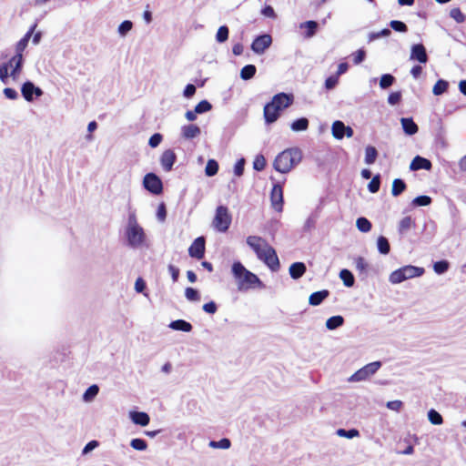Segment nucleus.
I'll list each match as a JSON object with an SVG mask.
<instances>
[{
  "instance_id": "22",
  "label": "nucleus",
  "mask_w": 466,
  "mask_h": 466,
  "mask_svg": "<svg viewBox=\"0 0 466 466\" xmlns=\"http://www.w3.org/2000/svg\"><path fill=\"white\" fill-rule=\"evenodd\" d=\"M307 267L303 262H294L289 266V272L293 279H300L306 272Z\"/></svg>"
},
{
  "instance_id": "43",
  "label": "nucleus",
  "mask_w": 466,
  "mask_h": 466,
  "mask_svg": "<svg viewBox=\"0 0 466 466\" xmlns=\"http://www.w3.org/2000/svg\"><path fill=\"white\" fill-rule=\"evenodd\" d=\"M230 446H231V441L228 438H222L219 441H211L209 442V447L214 448V449L227 450V449L230 448Z\"/></svg>"
},
{
  "instance_id": "29",
  "label": "nucleus",
  "mask_w": 466,
  "mask_h": 466,
  "mask_svg": "<svg viewBox=\"0 0 466 466\" xmlns=\"http://www.w3.org/2000/svg\"><path fill=\"white\" fill-rule=\"evenodd\" d=\"M344 324V318L340 315H336L329 318L326 321V328L329 330H334Z\"/></svg>"
},
{
  "instance_id": "20",
  "label": "nucleus",
  "mask_w": 466,
  "mask_h": 466,
  "mask_svg": "<svg viewBox=\"0 0 466 466\" xmlns=\"http://www.w3.org/2000/svg\"><path fill=\"white\" fill-rule=\"evenodd\" d=\"M8 67L12 66L13 69L10 73V76L15 79V77L20 74L23 65H24V57L23 56H14L9 61H8Z\"/></svg>"
},
{
  "instance_id": "55",
  "label": "nucleus",
  "mask_w": 466,
  "mask_h": 466,
  "mask_svg": "<svg viewBox=\"0 0 466 466\" xmlns=\"http://www.w3.org/2000/svg\"><path fill=\"white\" fill-rule=\"evenodd\" d=\"M450 16L453 18L457 23H463L465 21V15L458 7L452 8L451 10Z\"/></svg>"
},
{
  "instance_id": "31",
  "label": "nucleus",
  "mask_w": 466,
  "mask_h": 466,
  "mask_svg": "<svg viewBox=\"0 0 466 466\" xmlns=\"http://www.w3.org/2000/svg\"><path fill=\"white\" fill-rule=\"evenodd\" d=\"M378 157V150L373 146H367L365 148V158L364 161L367 165H372L375 163Z\"/></svg>"
},
{
  "instance_id": "11",
  "label": "nucleus",
  "mask_w": 466,
  "mask_h": 466,
  "mask_svg": "<svg viewBox=\"0 0 466 466\" xmlns=\"http://www.w3.org/2000/svg\"><path fill=\"white\" fill-rule=\"evenodd\" d=\"M272 38L268 34L258 35L251 44V50L258 55L263 54L271 45Z\"/></svg>"
},
{
  "instance_id": "38",
  "label": "nucleus",
  "mask_w": 466,
  "mask_h": 466,
  "mask_svg": "<svg viewBox=\"0 0 466 466\" xmlns=\"http://www.w3.org/2000/svg\"><path fill=\"white\" fill-rule=\"evenodd\" d=\"M432 202V199L431 197L427 195H420L416 198H414L411 201V205L413 207H427L431 205Z\"/></svg>"
},
{
  "instance_id": "62",
  "label": "nucleus",
  "mask_w": 466,
  "mask_h": 466,
  "mask_svg": "<svg viewBox=\"0 0 466 466\" xmlns=\"http://www.w3.org/2000/svg\"><path fill=\"white\" fill-rule=\"evenodd\" d=\"M353 62L356 65H359L362 63L366 58V52L364 49H359L357 52H355L353 55Z\"/></svg>"
},
{
  "instance_id": "40",
  "label": "nucleus",
  "mask_w": 466,
  "mask_h": 466,
  "mask_svg": "<svg viewBox=\"0 0 466 466\" xmlns=\"http://www.w3.org/2000/svg\"><path fill=\"white\" fill-rule=\"evenodd\" d=\"M428 420L433 425H441L443 423L442 416L434 409L428 411Z\"/></svg>"
},
{
  "instance_id": "35",
  "label": "nucleus",
  "mask_w": 466,
  "mask_h": 466,
  "mask_svg": "<svg viewBox=\"0 0 466 466\" xmlns=\"http://www.w3.org/2000/svg\"><path fill=\"white\" fill-rule=\"evenodd\" d=\"M414 226V221L410 216L404 217L399 223L398 231L400 234H404L406 231Z\"/></svg>"
},
{
  "instance_id": "49",
  "label": "nucleus",
  "mask_w": 466,
  "mask_h": 466,
  "mask_svg": "<svg viewBox=\"0 0 466 466\" xmlns=\"http://www.w3.org/2000/svg\"><path fill=\"white\" fill-rule=\"evenodd\" d=\"M141 227L137 218L136 210L132 209L130 207L128 208V218H127V224L126 228H137Z\"/></svg>"
},
{
  "instance_id": "9",
  "label": "nucleus",
  "mask_w": 466,
  "mask_h": 466,
  "mask_svg": "<svg viewBox=\"0 0 466 466\" xmlns=\"http://www.w3.org/2000/svg\"><path fill=\"white\" fill-rule=\"evenodd\" d=\"M21 93L23 97L27 102H32L35 97H40L44 92L43 90L36 86L32 81H25L21 87Z\"/></svg>"
},
{
  "instance_id": "57",
  "label": "nucleus",
  "mask_w": 466,
  "mask_h": 466,
  "mask_svg": "<svg viewBox=\"0 0 466 466\" xmlns=\"http://www.w3.org/2000/svg\"><path fill=\"white\" fill-rule=\"evenodd\" d=\"M355 265H356V268L360 272V273H366L367 271V268H368V263L366 262L365 258H362V257H357L355 258Z\"/></svg>"
},
{
  "instance_id": "6",
  "label": "nucleus",
  "mask_w": 466,
  "mask_h": 466,
  "mask_svg": "<svg viewBox=\"0 0 466 466\" xmlns=\"http://www.w3.org/2000/svg\"><path fill=\"white\" fill-rule=\"evenodd\" d=\"M125 237L127 245L131 248L142 247L147 240V236L142 227L126 228Z\"/></svg>"
},
{
  "instance_id": "10",
  "label": "nucleus",
  "mask_w": 466,
  "mask_h": 466,
  "mask_svg": "<svg viewBox=\"0 0 466 466\" xmlns=\"http://www.w3.org/2000/svg\"><path fill=\"white\" fill-rule=\"evenodd\" d=\"M270 202H271L272 208L276 211L281 212L283 210V204H284L283 188L279 183H275L272 187V189L270 192Z\"/></svg>"
},
{
  "instance_id": "46",
  "label": "nucleus",
  "mask_w": 466,
  "mask_h": 466,
  "mask_svg": "<svg viewBox=\"0 0 466 466\" xmlns=\"http://www.w3.org/2000/svg\"><path fill=\"white\" fill-rule=\"evenodd\" d=\"M185 297L189 301H199L200 294L199 291L194 288L187 287L185 289Z\"/></svg>"
},
{
  "instance_id": "30",
  "label": "nucleus",
  "mask_w": 466,
  "mask_h": 466,
  "mask_svg": "<svg viewBox=\"0 0 466 466\" xmlns=\"http://www.w3.org/2000/svg\"><path fill=\"white\" fill-rule=\"evenodd\" d=\"M257 72V67L254 65H246L240 70V78L242 80H250L252 79Z\"/></svg>"
},
{
  "instance_id": "37",
  "label": "nucleus",
  "mask_w": 466,
  "mask_h": 466,
  "mask_svg": "<svg viewBox=\"0 0 466 466\" xmlns=\"http://www.w3.org/2000/svg\"><path fill=\"white\" fill-rule=\"evenodd\" d=\"M229 35V29L228 25H221L218 27L216 34V41L218 44H223L228 41Z\"/></svg>"
},
{
  "instance_id": "44",
  "label": "nucleus",
  "mask_w": 466,
  "mask_h": 466,
  "mask_svg": "<svg viewBox=\"0 0 466 466\" xmlns=\"http://www.w3.org/2000/svg\"><path fill=\"white\" fill-rule=\"evenodd\" d=\"M381 177L380 174L375 175L368 184V189L370 193H377L380 190Z\"/></svg>"
},
{
  "instance_id": "63",
  "label": "nucleus",
  "mask_w": 466,
  "mask_h": 466,
  "mask_svg": "<svg viewBox=\"0 0 466 466\" xmlns=\"http://www.w3.org/2000/svg\"><path fill=\"white\" fill-rule=\"evenodd\" d=\"M261 15L266 16V17H268V18H271V19H276L277 18V15L275 13V10L274 8L271 6V5H265L262 9H261Z\"/></svg>"
},
{
  "instance_id": "42",
  "label": "nucleus",
  "mask_w": 466,
  "mask_h": 466,
  "mask_svg": "<svg viewBox=\"0 0 466 466\" xmlns=\"http://www.w3.org/2000/svg\"><path fill=\"white\" fill-rule=\"evenodd\" d=\"M218 171V163L215 159H209L205 167V174L208 177L215 176Z\"/></svg>"
},
{
  "instance_id": "27",
  "label": "nucleus",
  "mask_w": 466,
  "mask_h": 466,
  "mask_svg": "<svg viewBox=\"0 0 466 466\" xmlns=\"http://www.w3.org/2000/svg\"><path fill=\"white\" fill-rule=\"evenodd\" d=\"M309 120L306 117H299L290 124V128L294 132L305 131L309 128Z\"/></svg>"
},
{
  "instance_id": "34",
  "label": "nucleus",
  "mask_w": 466,
  "mask_h": 466,
  "mask_svg": "<svg viewBox=\"0 0 466 466\" xmlns=\"http://www.w3.org/2000/svg\"><path fill=\"white\" fill-rule=\"evenodd\" d=\"M99 392V387L96 384L89 386L83 394V400L86 402L92 401Z\"/></svg>"
},
{
  "instance_id": "60",
  "label": "nucleus",
  "mask_w": 466,
  "mask_h": 466,
  "mask_svg": "<svg viewBox=\"0 0 466 466\" xmlns=\"http://www.w3.org/2000/svg\"><path fill=\"white\" fill-rule=\"evenodd\" d=\"M339 83V77L336 75L329 76L325 80V88L328 90H331L336 87Z\"/></svg>"
},
{
  "instance_id": "39",
  "label": "nucleus",
  "mask_w": 466,
  "mask_h": 466,
  "mask_svg": "<svg viewBox=\"0 0 466 466\" xmlns=\"http://www.w3.org/2000/svg\"><path fill=\"white\" fill-rule=\"evenodd\" d=\"M356 227L360 231L367 233L370 231L372 225L368 218L360 217L356 221Z\"/></svg>"
},
{
  "instance_id": "23",
  "label": "nucleus",
  "mask_w": 466,
  "mask_h": 466,
  "mask_svg": "<svg viewBox=\"0 0 466 466\" xmlns=\"http://www.w3.org/2000/svg\"><path fill=\"white\" fill-rule=\"evenodd\" d=\"M329 296V291L328 289H322V290L315 291V292L310 294V296L309 298V303L311 306H319Z\"/></svg>"
},
{
  "instance_id": "19",
  "label": "nucleus",
  "mask_w": 466,
  "mask_h": 466,
  "mask_svg": "<svg viewBox=\"0 0 466 466\" xmlns=\"http://www.w3.org/2000/svg\"><path fill=\"white\" fill-rule=\"evenodd\" d=\"M129 418L133 423L145 427L148 425L150 417L147 412L133 410L129 412Z\"/></svg>"
},
{
  "instance_id": "59",
  "label": "nucleus",
  "mask_w": 466,
  "mask_h": 466,
  "mask_svg": "<svg viewBox=\"0 0 466 466\" xmlns=\"http://www.w3.org/2000/svg\"><path fill=\"white\" fill-rule=\"evenodd\" d=\"M401 96L402 95L400 91L392 92L388 96V103L390 106L398 105L401 100Z\"/></svg>"
},
{
  "instance_id": "64",
  "label": "nucleus",
  "mask_w": 466,
  "mask_h": 466,
  "mask_svg": "<svg viewBox=\"0 0 466 466\" xmlns=\"http://www.w3.org/2000/svg\"><path fill=\"white\" fill-rule=\"evenodd\" d=\"M202 309L208 314H215L218 310V306L214 301H209L205 303Z\"/></svg>"
},
{
  "instance_id": "56",
  "label": "nucleus",
  "mask_w": 466,
  "mask_h": 466,
  "mask_svg": "<svg viewBox=\"0 0 466 466\" xmlns=\"http://www.w3.org/2000/svg\"><path fill=\"white\" fill-rule=\"evenodd\" d=\"M316 222V218L313 215L309 216L303 225V232H310L313 228H315Z\"/></svg>"
},
{
  "instance_id": "36",
  "label": "nucleus",
  "mask_w": 466,
  "mask_h": 466,
  "mask_svg": "<svg viewBox=\"0 0 466 466\" xmlns=\"http://www.w3.org/2000/svg\"><path fill=\"white\" fill-rule=\"evenodd\" d=\"M449 87V82L444 79H439L433 86L432 93L435 96H441Z\"/></svg>"
},
{
  "instance_id": "41",
  "label": "nucleus",
  "mask_w": 466,
  "mask_h": 466,
  "mask_svg": "<svg viewBox=\"0 0 466 466\" xmlns=\"http://www.w3.org/2000/svg\"><path fill=\"white\" fill-rule=\"evenodd\" d=\"M449 268H450V263H449V261H447L445 259L436 261L433 264V270L438 275L446 273L448 271Z\"/></svg>"
},
{
  "instance_id": "4",
  "label": "nucleus",
  "mask_w": 466,
  "mask_h": 466,
  "mask_svg": "<svg viewBox=\"0 0 466 466\" xmlns=\"http://www.w3.org/2000/svg\"><path fill=\"white\" fill-rule=\"evenodd\" d=\"M424 272V268L406 265L392 271L390 275L389 280L391 284H400L409 279L420 277Z\"/></svg>"
},
{
  "instance_id": "16",
  "label": "nucleus",
  "mask_w": 466,
  "mask_h": 466,
  "mask_svg": "<svg viewBox=\"0 0 466 466\" xmlns=\"http://www.w3.org/2000/svg\"><path fill=\"white\" fill-rule=\"evenodd\" d=\"M279 107L272 105L270 102L264 106V118L267 124H272L278 120L280 116Z\"/></svg>"
},
{
  "instance_id": "58",
  "label": "nucleus",
  "mask_w": 466,
  "mask_h": 466,
  "mask_svg": "<svg viewBox=\"0 0 466 466\" xmlns=\"http://www.w3.org/2000/svg\"><path fill=\"white\" fill-rule=\"evenodd\" d=\"M163 140V136L160 133L153 134L148 140V145L155 148L160 145Z\"/></svg>"
},
{
  "instance_id": "14",
  "label": "nucleus",
  "mask_w": 466,
  "mask_h": 466,
  "mask_svg": "<svg viewBox=\"0 0 466 466\" xmlns=\"http://www.w3.org/2000/svg\"><path fill=\"white\" fill-rule=\"evenodd\" d=\"M410 60L418 61L421 64L428 62L426 48L422 44H414L410 49Z\"/></svg>"
},
{
  "instance_id": "52",
  "label": "nucleus",
  "mask_w": 466,
  "mask_h": 466,
  "mask_svg": "<svg viewBox=\"0 0 466 466\" xmlns=\"http://www.w3.org/2000/svg\"><path fill=\"white\" fill-rule=\"evenodd\" d=\"M194 109L198 114H204L212 109V105L208 100H202L195 106Z\"/></svg>"
},
{
  "instance_id": "7",
  "label": "nucleus",
  "mask_w": 466,
  "mask_h": 466,
  "mask_svg": "<svg viewBox=\"0 0 466 466\" xmlns=\"http://www.w3.org/2000/svg\"><path fill=\"white\" fill-rule=\"evenodd\" d=\"M380 361H373L370 362L361 369L358 370L355 373H353L350 379V382H358L362 381L370 378V376L374 375L379 369L381 367Z\"/></svg>"
},
{
  "instance_id": "50",
  "label": "nucleus",
  "mask_w": 466,
  "mask_h": 466,
  "mask_svg": "<svg viewBox=\"0 0 466 466\" xmlns=\"http://www.w3.org/2000/svg\"><path fill=\"white\" fill-rule=\"evenodd\" d=\"M133 23L130 20L123 21L117 28V32L121 36H126L132 29Z\"/></svg>"
},
{
  "instance_id": "25",
  "label": "nucleus",
  "mask_w": 466,
  "mask_h": 466,
  "mask_svg": "<svg viewBox=\"0 0 466 466\" xmlns=\"http://www.w3.org/2000/svg\"><path fill=\"white\" fill-rule=\"evenodd\" d=\"M318 27H319V24H318V22H316L314 20H309V21H306V22L300 24V28L307 29V31L305 33V37H307V38H310V37L314 36L317 33Z\"/></svg>"
},
{
  "instance_id": "54",
  "label": "nucleus",
  "mask_w": 466,
  "mask_h": 466,
  "mask_svg": "<svg viewBox=\"0 0 466 466\" xmlns=\"http://www.w3.org/2000/svg\"><path fill=\"white\" fill-rule=\"evenodd\" d=\"M266 159L263 155H258L253 162V168L256 171H262L266 167Z\"/></svg>"
},
{
  "instance_id": "12",
  "label": "nucleus",
  "mask_w": 466,
  "mask_h": 466,
  "mask_svg": "<svg viewBox=\"0 0 466 466\" xmlns=\"http://www.w3.org/2000/svg\"><path fill=\"white\" fill-rule=\"evenodd\" d=\"M206 251V239L203 236L198 237L194 239L188 248V254L191 258L201 259L205 256Z\"/></svg>"
},
{
  "instance_id": "3",
  "label": "nucleus",
  "mask_w": 466,
  "mask_h": 466,
  "mask_svg": "<svg viewBox=\"0 0 466 466\" xmlns=\"http://www.w3.org/2000/svg\"><path fill=\"white\" fill-rule=\"evenodd\" d=\"M302 159V151L299 147H291L280 152L273 162V167L276 171L286 174L289 173L294 166L298 165Z\"/></svg>"
},
{
  "instance_id": "61",
  "label": "nucleus",
  "mask_w": 466,
  "mask_h": 466,
  "mask_svg": "<svg viewBox=\"0 0 466 466\" xmlns=\"http://www.w3.org/2000/svg\"><path fill=\"white\" fill-rule=\"evenodd\" d=\"M245 159L242 157L240 159H238L235 166H234V174L235 176L237 177H241L244 173V168H245Z\"/></svg>"
},
{
  "instance_id": "17",
  "label": "nucleus",
  "mask_w": 466,
  "mask_h": 466,
  "mask_svg": "<svg viewBox=\"0 0 466 466\" xmlns=\"http://www.w3.org/2000/svg\"><path fill=\"white\" fill-rule=\"evenodd\" d=\"M431 162L428 158H425L420 156H416L410 165V169L412 171H417L420 169L429 171L431 169Z\"/></svg>"
},
{
  "instance_id": "2",
  "label": "nucleus",
  "mask_w": 466,
  "mask_h": 466,
  "mask_svg": "<svg viewBox=\"0 0 466 466\" xmlns=\"http://www.w3.org/2000/svg\"><path fill=\"white\" fill-rule=\"evenodd\" d=\"M231 273L237 281L238 289L246 291L250 289H264L265 284L250 270L247 269L240 261H235L231 266Z\"/></svg>"
},
{
  "instance_id": "21",
  "label": "nucleus",
  "mask_w": 466,
  "mask_h": 466,
  "mask_svg": "<svg viewBox=\"0 0 466 466\" xmlns=\"http://www.w3.org/2000/svg\"><path fill=\"white\" fill-rule=\"evenodd\" d=\"M400 124L403 132L408 136H413L419 131V127L412 117H402L400 119Z\"/></svg>"
},
{
  "instance_id": "45",
  "label": "nucleus",
  "mask_w": 466,
  "mask_h": 466,
  "mask_svg": "<svg viewBox=\"0 0 466 466\" xmlns=\"http://www.w3.org/2000/svg\"><path fill=\"white\" fill-rule=\"evenodd\" d=\"M395 77L390 74H383L380 80V86L381 89H387L393 85Z\"/></svg>"
},
{
  "instance_id": "33",
  "label": "nucleus",
  "mask_w": 466,
  "mask_h": 466,
  "mask_svg": "<svg viewBox=\"0 0 466 466\" xmlns=\"http://www.w3.org/2000/svg\"><path fill=\"white\" fill-rule=\"evenodd\" d=\"M339 278L343 281V284L348 288L352 287L355 283V278L352 272L347 268L340 270Z\"/></svg>"
},
{
  "instance_id": "53",
  "label": "nucleus",
  "mask_w": 466,
  "mask_h": 466,
  "mask_svg": "<svg viewBox=\"0 0 466 466\" xmlns=\"http://www.w3.org/2000/svg\"><path fill=\"white\" fill-rule=\"evenodd\" d=\"M390 26L396 32L406 33L408 31L407 25L400 20H391L390 22Z\"/></svg>"
},
{
  "instance_id": "28",
  "label": "nucleus",
  "mask_w": 466,
  "mask_h": 466,
  "mask_svg": "<svg viewBox=\"0 0 466 466\" xmlns=\"http://www.w3.org/2000/svg\"><path fill=\"white\" fill-rule=\"evenodd\" d=\"M407 188L405 181L401 178H395L392 182L391 194L393 197H398L402 194Z\"/></svg>"
},
{
  "instance_id": "32",
  "label": "nucleus",
  "mask_w": 466,
  "mask_h": 466,
  "mask_svg": "<svg viewBox=\"0 0 466 466\" xmlns=\"http://www.w3.org/2000/svg\"><path fill=\"white\" fill-rule=\"evenodd\" d=\"M378 251L382 255H388L390 251V245L388 238L384 236H380L377 238Z\"/></svg>"
},
{
  "instance_id": "5",
  "label": "nucleus",
  "mask_w": 466,
  "mask_h": 466,
  "mask_svg": "<svg viewBox=\"0 0 466 466\" xmlns=\"http://www.w3.org/2000/svg\"><path fill=\"white\" fill-rule=\"evenodd\" d=\"M231 215L228 212V208L226 206H218L216 209V214L213 219V227L218 232L225 233L230 227Z\"/></svg>"
},
{
  "instance_id": "15",
  "label": "nucleus",
  "mask_w": 466,
  "mask_h": 466,
  "mask_svg": "<svg viewBox=\"0 0 466 466\" xmlns=\"http://www.w3.org/2000/svg\"><path fill=\"white\" fill-rule=\"evenodd\" d=\"M177 161V155L172 149L165 150L160 157V165L166 172L173 169V166Z\"/></svg>"
},
{
  "instance_id": "26",
  "label": "nucleus",
  "mask_w": 466,
  "mask_h": 466,
  "mask_svg": "<svg viewBox=\"0 0 466 466\" xmlns=\"http://www.w3.org/2000/svg\"><path fill=\"white\" fill-rule=\"evenodd\" d=\"M344 131H345V124L340 120H336L333 122L331 127V133L332 136L340 140L344 137Z\"/></svg>"
},
{
  "instance_id": "24",
  "label": "nucleus",
  "mask_w": 466,
  "mask_h": 466,
  "mask_svg": "<svg viewBox=\"0 0 466 466\" xmlns=\"http://www.w3.org/2000/svg\"><path fill=\"white\" fill-rule=\"evenodd\" d=\"M168 328L183 332H191L193 329L192 324L185 319L173 320L169 323Z\"/></svg>"
},
{
  "instance_id": "18",
  "label": "nucleus",
  "mask_w": 466,
  "mask_h": 466,
  "mask_svg": "<svg viewBox=\"0 0 466 466\" xmlns=\"http://www.w3.org/2000/svg\"><path fill=\"white\" fill-rule=\"evenodd\" d=\"M201 133V129L195 124L184 125L181 127V137L185 139H193L198 137Z\"/></svg>"
},
{
  "instance_id": "8",
  "label": "nucleus",
  "mask_w": 466,
  "mask_h": 466,
  "mask_svg": "<svg viewBox=\"0 0 466 466\" xmlns=\"http://www.w3.org/2000/svg\"><path fill=\"white\" fill-rule=\"evenodd\" d=\"M144 187L154 195H159L163 192V183L155 173H147L143 179Z\"/></svg>"
},
{
  "instance_id": "51",
  "label": "nucleus",
  "mask_w": 466,
  "mask_h": 466,
  "mask_svg": "<svg viewBox=\"0 0 466 466\" xmlns=\"http://www.w3.org/2000/svg\"><path fill=\"white\" fill-rule=\"evenodd\" d=\"M130 446L137 451H146L147 448V442L144 439L135 438L130 441Z\"/></svg>"
},
{
  "instance_id": "48",
  "label": "nucleus",
  "mask_w": 466,
  "mask_h": 466,
  "mask_svg": "<svg viewBox=\"0 0 466 466\" xmlns=\"http://www.w3.org/2000/svg\"><path fill=\"white\" fill-rule=\"evenodd\" d=\"M337 434L339 437H344L347 439H353L355 437L360 436V431L357 429H350V430L339 429L337 431Z\"/></svg>"
},
{
  "instance_id": "13",
  "label": "nucleus",
  "mask_w": 466,
  "mask_h": 466,
  "mask_svg": "<svg viewBox=\"0 0 466 466\" xmlns=\"http://www.w3.org/2000/svg\"><path fill=\"white\" fill-rule=\"evenodd\" d=\"M294 101V96L292 94H287V93H279L275 95L270 103L274 106H278L279 107V110L282 111L285 108H288L289 106L292 105Z\"/></svg>"
},
{
  "instance_id": "47",
  "label": "nucleus",
  "mask_w": 466,
  "mask_h": 466,
  "mask_svg": "<svg viewBox=\"0 0 466 466\" xmlns=\"http://www.w3.org/2000/svg\"><path fill=\"white\" fill-rule=\"evenodd\" d=\"M391 35V30L389 28H383L379 32H370L369 34V42H372L380 37H388Z\"/></svg>"
},
{
  "instance_id": "1",
  "label": "nucleus",
  "mask_w": 466,
  "mask_h": 466,
  "mask_svg": "<svg viewBox=\"0 0 466 466\" xmlns=\"http://www.w3.org/2000/svg\"><path fill=\"white\" fill-rule=\"evenodd\" d=\"M247 244L256 253L257 258L264 262L271 271L279 269L280 264L276 250L261 237L249 236Z\"/></svg>"
}]
</instances>
